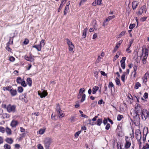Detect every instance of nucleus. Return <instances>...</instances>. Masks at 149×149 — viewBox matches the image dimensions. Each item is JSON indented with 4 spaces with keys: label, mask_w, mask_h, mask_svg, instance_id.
Masks as SVG:
<instances>
[{
    "label": "nucleus",
    "mask_w": 149,
    "mask_h": 149,
    "mask_svg": "<svg viewBox=\"0 0 149 149\" xmlns=\"http://www.w3.org/2000/svg\"><path fill=\"white\" fill-rule=\"evenodd\" d=\"M3 147L5 149H10L11 148L10 146L7 144H5L3 146Z\"/></svg>",
    "instance_id": "35"
},
{
    "label": "nucleus",
    "mask_w": 149,
    "mask_h": 149,
    "mask_svg": "<svg viewBox=\"0 0 149 149\" xmlns=\"http://www.w3.org/2000/svg\"><path fill=\"white\" fill-rule=\"evenodd\" d=\"M100 72L102 75L104 76H107V74L106 73H105L104 72L101 71H100Z\"/></svg>",
    "instance_id": "58"
},
{
    "label": "nucleus",
    "mask_w": 149,
    "mask_h": 149,
    "mask_svg": "<svg viewBox=\"0 0 149 149\" xmlns=\"http://www.w3.org/2000/svg\"><path fill=\"white\" fill-rule=\"evenodd\" d=\"M149 148V145L148 143H146L145 146H144L142 149H146Z\"/></svg>",
    "instance_id": "50"
},
{
    "label": "nucleus",
    "mask_w": 149,
    "mask_h": 149,
    "mask_svg": "<svg viewBox=\"0 0 149 149\" xmlns=\"http://www.w3.org/2000/svg\"><path fill=\"white\" fill-rule=\"evenodd\" d=\"M108 119L106 118H104L103 121V123L104 125L107 124V123Z\"/></svg>",
    "instance_id": "51"
},
{
    "label": "nucleus",
    "mask_w": 149,
    "mask_h": 149,
    "mask_svg": "<svg viewBox=\"0 0 149 149\" xmlns=\"http://www.w3.org/2000/svg\"><path fill=\"white\" fill-rule=\"evenodd\" d=\"M23 80H22L21 78L20 77H18L16 79V82L17 83L20 84Z\"/></svg>",
    "instance_id": "29"
},
{
    "label": "nucleus",
    "mask_w": 149,
    "mask_h": 149,
    "mask_svg": "<svg viewBox=\"0 0 149 149\" xmlns=\"http://www.w3.org/2000/svg\"><path fill=\"white\" fill-rule=\"evenodd\" d=\"M126 75V72H124L121 77V80L123 82H124L125 81V76Z\"/></svg>",
    "instance_id": "24"
},
{
    "label": "nucleus",
    "mask_w": 149,
    "mask_h": 149,
    "mask_svg": "<svg viewBox=\"0 0 149 149\" xmlns=\"http://www.w3.org/2000/svg\"><path fill=\"white\" fill-rule=\"evenodd\" d=\"M20 84L24 87H25L27 85L25 81L24 80L22 81V82Z\"/></svg>",
    "instance_id": "44"
},
{
    "label": "nucleus",
    "mask_w": 149,
    "mask_h": 149,
    "mask_svg": "<svg viewBox=\"0 0 149 149\" xmlns=\"http://www.w3.org/2000/svg\"><path fill=\"white\" fill-rule=\"evenodd\" d=\"M5 141L6 142L10 144H12L13 141V140L12 139L8 137H7Z\"/></svg>",
    "instance_id": "19"
},
{
    "label": "nucleus",
    "mask_w": 149,
    "mask_h": 149,
    "mask_svg": "<svg viewBox=\"0 0 149 149\" xmlns=\"http://www.w3.org/2000/svg\"><path fill=\"white\" fill-rule=\"evenodd\" d=\"M26 83L29 86L31 87L32 86V80L31 78L28 77L26 79Z\"/></svg>",
    "instance_id": "15"
},
{
    "label": "nucleus",
    "mask_w": 149,
    "mask_h": 149,
    "mask_svg": "<svg viewBox=\"0 0 149 149\" xmlns=\"http://www.w3.org/2000/svg\"><path fill=\"white\" fill-rule=\"evenodd\" d=\"M97 125L99 126H100L101 123H102V119L101 118L98 119L97 120Z\"/></svg>",
    "instance_id": "25"
},
{
    "label": "nucleus",
    "mask_w": 149,
    "mask_h": 149,
    "mask_svg": "<svg viewBox=\"0 0 149 149\" xmlns=\"http://www.w3.org/2000/svg\"><path fill=\"white\" fill-rule=\"evenodd\" d=\"M115 81L116 83V84L118 86H120L121 85L120 80V79L117 77H116L115 79Z\"/></svg>",
    "instance_id": "33"
},
{
    "label": "nucleus",
    "mask_w": 149,
    "mask_h": 149,
    "mask_svg": "<svg viewBox=\"0 0 149 149\" xmlns=\"http://www.w3.org/2000/svg\"><path fill=\"white\" fill-rule=\"evenodd\" d=\"M144 49L142 48V55L144 54L145 55L143 56V58L142 60L143 63L144 64H145L146 63V59L148 56V50L147 49H145V52H144Z\"/></svg>",
    "instance_id": "3"
},
{
    "label": "nucleus",
    "mask_w": 149,
    "mask_h": 149,
    "mask_svg": "<svg viewBox=\"0 0 149 149\" xmlns=\"http://www.w3.org/2000/svg\"><path fill=\"white\" fill-rule=\"evenodd\" d=\"M51 143V140L50 139L48 138L46 139L44 143L45 149H49V147Z\"/></svg>",
    "instance_id": "7"
},
{
    "label": "nucleus",
    "mask_w": 149,
    "mask_h": 149,
    "mask_svg": "<svg viewBox=\"0 0 149 149\" xmlns=\"http://www.w3.org/2000/svg\"><path fill=\"white\" fill-rule=\"evenodd\" d=\"M115 17V15H113L112 16H109L106 19L104 20V22H107L109 21L112 19L114 18Z\"/></svg>",
    "instance_id": "17"
},
{
    "label": "nucleus",
    "mask_w": 149,
    "mask_h": 149,
    "mask_svg": "<svg viewBox=\"0 0 149 149\" xmlns=\"http://www.w3.org/2000/svg\"><path fill=\"white\" fill-rule=\"evenodd\" d=\"M16 106L15 105H12L10 104H9L7 107L6 109L9 112H15V111Z\"/></svg>",
    "instance_id": "5"
},
{
    "label": "nucleus",
    "mask_w": 149,
    "mask_h": 149,
    "mask_svg": "<svg viewBox=\"0 0 149 149\" xmlns=\"http://www.w3.org/2000/svg\"><path fill=\"white\" fill-rule=\"evenodd\" d=\"M135 114L136 115L135 117L137 119H139V114L142 111V109L141 107L140 106V104L138 103H136L135 104Z\"/></svg>",
    "instance_id": "1"
},
{
    "label": "nucleus",
    "mask_w": 149,
    "mask_h": 149,
    "mask_svg": "<svg viewBox=\"0 0 149 149\" xmlns=\"http://www.w3.org/2000/svg\"><path fill=\"white\" fill-rule=\"evenodd\" d=\"M69 9V7L67 6H65V8L64 10V15H66L67 13L68 12V11Z\"/></svg>",
    "instance_id": "28"
},
{
    "label": "nucleus",
    "mask_w": 149,
    "mask_h": 149,
    "mask_svg": "<svg viewBox=\"0 0 149 149\" xmlns=\"http://www.w3.org/2000/svg\"><path fill=\"white\" fill-rule=\"evenodd\" d=\"M88 29L87 28H85L83 31L82 36L84 38H86V33L88 31Z\"/></svg>",
    "instance_id": "18"
},
{
    "label": "nucleus",
    "mask_w": 149,
    "mask_h": 149,
    "mask_svg": "<svg viewBox=\"0 0 149 149\" xmlns=\"http://www.w3.org/2000/svg\"><path fill=\"white\" fill-rule=\"evenodd\" d=\"M135 25H136L134 24H131L129 26V28L131 30H132L135 27Z\"/></svg>",
    "instance_id": "41"
},
{
    "label": "nucleus",
    "mask_w": 149,
    "mask_h": 149,
    "mask_svg": "<svg viewBox=\"0 0 149 149\" xmlns=\"http://www.w3.org/2000/svg\"><path fill=\"white\" fill-rule=\"evenodd\" d=\"M119 55H120V54L119 53V52H117L116 54V55L114 57V59H115V60H116V58H118V57H119Z\"/></svg>",
    "instance_id": "56"
},
{
    "label": "nucleus",
    "mask_w": 149,
    "mask_h": 149,
    "mask_svg": "<svg viewBox=\"0 0 149 149\" xmlns=\"http://www.w3.org/2000/svg\"><path fill=\"white\" fill-rule=\"evenodd\" d=\"M70 122L71 123H73L76 120V118L74 116H72L71 118L70 119Z\"/></svg>",
    "instance_id": "36"
},
{
    "label": "nucleus",
    "mask_w": 149,
    "mask_h": 149,
    "mask_svg": "<svg viewBox=\"0 0 149 149\" xmlns=\"http://www.w3.org/2000/svg\"><path fill=\"white\" fill-rule=\"evenodd\" d=\"M38 95L40 96L41 98L45 97L48 94L47 91L45 90L43 91L42 93L40 91H38Z\"/></svg>",
    "instance_id": "9"
},
{
    "label": "nucleus",
    "mask_w": 149,
    "mask_h": 149,
    "mask_svg": "<svg viewBox=\"0 0 149 149\" xmlns=\"http://www.w3.org/2000/svg\"><path fill=\"white\" fill-rule=\"evenodd\" d=\"M99 88L98 86H95L92 89V94H95L97 91L98 90Z\"/></svg>",
    "instance_id": "16"
},
{
    "label": "nucleus",
    "mask_w": 149,
    "mask_h": 149,
    "mask_svg": "<svg viewBox=\"0 0 149 149\" xmlns=\"http://www.w3.org/2000/svg\"><path fill=\"white\" fill-rule=\"evenodd\" d=\"M88 121H89V123H88V124H90L92 125H93L95 124L94 122L92 123V120L91 119H88Z\"/></svg>",
    "instance_id": "59"
},
{
    "label": "nucleus",
    "mask_w": 149,
    "mask_h": 149,
    "mask_svg": "<svg viewBox=\"0 0 149 149\" xmlns=\"http://www.w3.org/2000/svg\"><path fill=\"white\" fill-rule=\"evenodd\" d=\"M56 110L57 113L60 115L59 117L61 116V117L64 116V114L62 113V110H61L59 104L58 103L56 106Z\"/></svg>",
    "instance_id": "8"
},
{
    "label": "nucleus",
    "mask_w": 149,
    "mask_h": 149,
    "mask_svg": "<svg viewBox=\"0 0 149 149\" xmlns=\"http://www.w3.org/2000/svg\"><path fill=\"white\" fill-rule=\"evenodd\" d=\"M136 139L137 140L141 139V134H136Z\"/></svg>",
    "instance_id": "47"
},
{
    "label": "nucleus",
    "mask_w": 149,
    "mask_h": 149,
    "mask_svg": "<svg viewBox=\"0 0 149 149\" xmlns=\"http://www.w3.org/2000/svg\"><path fill=\"white\" fill-rule=\"evenodd\" d=\"M148 111L146 109H143L142 111L139 113L140 115L141 114L142 118L143 120H145L148 117Z\"/></svg>",
    "instance_id": "2"
},
{
    "label": "nucleus",
    "mask_w": 149,
    "mask_h": 149,
    "mask_svg": "<svg viewBox=\"0 0 149 149\" xmlns=\"http://www.w3.org/2000/svg\"><path fill=\"white\" fill-rule=\"evenodd\" d=\"M15 58L13 56H10L9 58V60L11 62H13L14 61H15Z\"/></svg>",
    "instance_id": "55"
},
{
    "label": "nucleus",
    "mask_w": 149,
    "mask_h": 149,
    "mask_svg": "<svg viewBox=\"0 0 149 149\" xmlns=\"http://www.w3.org/2000/svg\"><path fill=\"white\" fill-rule=\"evenodd\" d=\"M33 47L36 48L38 51H40L41 50V47L40 45H34L33 46Z\"/></svg>",
    "instance_id": "21"
},
{
    "label": "nucleus",
    "mask_w": 149,
    "mask_h": 149,
    "mask_svg": "<svg viewBox=\"0 0 149 149\" xmlns=\"http://www.w3.org/2000/svg\"><path fill=\"white\" fill-rule=\"evenodd\" d=\"M119 48V46L117 45V44H116V46L114 48L113 50V52L115 53V52Z\"/></svg>",
    "instance_id": "46"
},
{
    "label": "nucleus",
    "mask_w": 149,
    "mask_h": 149,
    "mask_svg": "<svg viewBox=\"0 0 149 149\" xmlns=\"http://www.w3.org/2000/svg\"><path fill=\"white\" fill-rule=\"evenodd\" d=\"M45 132V130L43 129H40L39 130V133L40 134H43Z\"/></svg>",
    "instance_id": "48"
},
{
    "label": "nucleus",
    "mask_w": 149,
    "mask_h": 149,
    "mask_svg": "<svg viewBox=\"0 0 149 149\" xmlns=\"http://www.w3.org/2000/svg\"><path fill=\"white\" fill-rule=\"evenodd\" d=\"M123 116L120 114H118V115L117 119L118 121H120L123 118Z\"/></svg>",
    "instance_id": "31"
},
{
    "label": "nucleus",
    "mask_w": 149,
    "mask_h": 149,
    "mask_svg": "<svg viewBox=\"0 0 149 149\" xmlns=\"http://www.w3.org/2000/svg\"><path fill=\"white\" fill-rule=\"evenodd\" d=\"M148 93H145L143 95V97L145 99H146L148 97Z\"/></svg>",
    "instance_id": "64"
},
{
    "label": "nucleus",
    "mask_w": 149,
    "mask_h": 149,
    "mask_svg": "<svg viewBox=\"0 0 149 149\" xmlns=\"http://www.w3.org/2000/svg\"><path fill=\"white\" fill-rule=\"evenodd\" d=\"M126 33L125 31H123L121 32L119 34V36H120L121 37L124 36Z\"/></svg>",
    "instance_id": "62"
},
{
    "label": "nucleus",
    "mask_w": 149,
    "mask_h": 149,
    "mask_svg": "<svg viewBox=\"0 0 149 149\" xmlns=\"http://www.w3.org/2000/svg\"><path fill=\"white\" fill-rule=\"evenodd\" d=\"M5 131V129L2 126H0V132L4 133Z\"/></svg>",
    "instance_id": "40"
},
{
    "label": "nucleus",
    "mask_w": 149,
    "mask_h": 149,
    "mask_svg": "<svg viewBox=\"0 0 149 149\" xmlns=\"http://www.w3.org/2000/svg\"><path fill=\"white\" fill-rule=\"evenodd\" d=\"M10 44V42H8L6 44V49L8 52H10L11 51V49L9 47V45Z\"/></svg>",
    "instance_id": "22"
},
{
    "label": "nucleus",
    "mask_w": 149,
    "mask_h": 149,
    "mask_svg": "<svg viewBox=\"0 0 149 149\" xmlns=\"http://www.w3.org/2000/svg\"><path fill=\"white\" fill-rule=\"evenodd\" d=\"M5 130L8 135H10L12 134L11 129L8 127H6Z\"/></svg>",
    "instance_id": "20"
},
{
    "label": "nucleus",
    "mask_w": 149,
    "mask_h": 149,
    "mask_svg": "<svg viewBox=\"0 0 149 149\" xmlns=\"http://www.w3.org/2000/svg\"><path fill=\"white\" fill-rule=\"evenodd\" d=\"M63 6V4H62L61 3L60 4V6L58 9V12H60L61 10L62 9V8Z\"/></svg>",
    "instance_id": "53"
},
{
    "label": "nucleus",
    "mask_w": 149,
    "mask_h": 149,
    "mask_svg": "<svg viewBox=\"0 0 149 149\" xmlns=\"http://www.w3.org/2000/svg\"><path fill=\"white\" fill-rule=\"evenodd\" d=\"M86 95L84 93L83 94L81 97V100L80 102H83L85 100L86 98Z\"/></svg>",
    "instance_id": "34"
},
{
    "label": "nucleus",
    "mask_w": 149,
    "mask_h": 149,
    "mask_svg": "<svg viewBox=\"0 0 149 149\" xmlns=\"http://www.w3.org/2000/svg\"><path fill=\"white\" fill-rule=\"evenodd\" d=\"M104 102H103V100L101 99L98 101V103L99 104H104Z\"/></svg>",
    "instance_id": "61"
},
{
    "label": "nucleus",
    "mask_w": 149,
    "mask_h": 149,
    "mask_svg": "<svg viewBox=\"0 0 149 149\" xmlns=\"http://www.w3.org/2000/svg\"><path fill=\"white\" fill-rule=\"evenodd\" d=\"M85 91V90L84 88H81L79 89V93L81 94L83 93Z\"/></svg>",
    "instance_id": "42"
},
{
    "label": "nucleus",
    "mask_w": 149,
    "mask_h": 149,
    "mask_svg": "<svg viewBox=\"0 0 149 149\" xmlns=\"http://www.w3.org/2000/svg\"><path fill=\"white\" fill-rule=\"evenodd\" d=\"M139 3L137 1H133L132 3V6L133 10L136 9L138 6Z\"/></svg>",
    "instance_id": "12"
},
{
    "label": "nucleus",
    "mask_w": 149,
    "mask_h": 149,
    "mask_svg": "<svg viewBox=\"0 0 149 149\" xmlns=\"http://www.w3.org/2000/svg\"><path fill=\"white\" fill-rule=\"evenodd\" d=\"M29 42V41L28 39H25L23 42V43L24 44L26 45L28 44Z\"/></svg>",
    "instance_id": "54"
},
{
    "label": "nucleus",
    "mask_w": 149,
    "mask_h": 149,
    "mask_svg": "<svg viewBox=\"0 0 149 149\" xmlns=\"http://www.w3.org/2000/svg\"><path fill=\"white\" fill-rule=\"evenodd\" d=\"M125 138L126 142L125 143V147L126 148L128 149L130 147L131 145V143L130 142L128 141L127 140V139L128 138V137L127 136H126Z\"/></svg>",
    "instance_id": "10"
},
{
    "label": "nucleus",
    "mask_w": 149,
    "mask_h": 149,
    "mask_svg": "<svg viewBox=\"0 0 149 149\" xmlns=\"http://www.w3.org/2000/svg\"><path fill=\"white\" fill-rule=\"evenodd\" d=\"M18 124V122L17 120H13L10 123V125L12 127H15Z\"/></svg>",
    "instance_id": "13"
},
{
    "label": "nucleus",
    "mask_w": 149,
    "mask_h": 149,
    "mask_svg": "<svg viewBox=\"0 0 149 149\" xmlns=\"http://www.w3.org/2000/svg\"><path fill=\"white\" fill-rule=\"evenodd\" d=\"M81 132V130L77 132L74 134L75 137L76 138H77L79 136V134H80Z\"/></svg>",
    "instance_id": "43"
},
{
    "label": "nucleus",
    "mask_w": 149,
    "mask_h": 149,
    "mask_svg": "<svg viewBox=\"0 0 149 149\" xmlns=\"http://www.w3.org/2000/svg\"><path fill=\"white\" fill-rule=\"evenodd\" d=\"M126 57H122V59H121L120 61L121 64L125 63V61L126 60Z\"/></svg>",
    "instance_id": "38"
},
{
    "label": "nucleus",
    "mask_w": 149,
    "mask_h": 149,
    "mask_svg": "<svg viewBox=\"0 0 149 149\" xmlns=\"http://www.w3.org/2000/svg\"><path fill=\"white\" fill-rule=\"evenodd\" d=\"M34 57V56H32L31 55H30L29 57L27 56H24V58L26 61H30L31 62H33L34 61V59L33 58Z\"/></svg>",
    "instance_id": "11"
},
{
    "label": "nucleus",
    "mask_w": 149,
    "mask_h": 149,
    "mask_svg": "<svg viewBox=\"0 0 149 149\" xmlns=\"http://www.w3.org/2000/svg\"><path fill=\"white\" fill-rule=\"evenodd\" d=\"M11 95L12 96H14L17 94V91L16 89H13V88L10 90V92Z\"/></svg>",
    "instance_id": "14"
},
{
    "label": "nucleus",
    "mask_w": 149,
    "mask_h": 149,
    "mask_svg": "<svg viewBox=\"0 0 149 149\" xmlns=\"http://www.w3.org/2000/svg\"><path fill=\"white\" fill-rule=\"evenodd\" d=\"M45 40L43 39L40 42V44H39V45H40V47H42V46H44L45 43Z\"/></svg>",
    "instance_id": "45"
},
{
    "label": "nucleus",
    "mask_w": 149,
    "mask_h": 149,
    "mask_svg": "<svg viewBox=\"0 0 149 149\" xmlns=\"http://www.w3.org/2000/svg\"><path fill=\"white\" fill-rule=\"evenodd\" d=\"M15 37V33H13V35L12 37H10V38L9 40V42H11L10 44H12L13 42V38Z\"/></svg>",
    "instance_id": "37"
},
{
    "label": "nucleus",
    "mask_w": 149,
    "mask_h": 149,
    "mask_svg": "<svg viewBox=\"0 0 149 149\" xmlns=\"http://www.w3.org/2000/svg\"><path fill=\"white\" fill-rule=\"evenodd\" d=\"M114 86V85L113 84L111 81H110L109 82V84L108 86V87L109 88H110V87H113Z\"/></svg>",
    "instance_id": "52"
},
{
    "label": "nucleus",
    "mask_w": 149,
    "mask_h": 149,
    "mask_svg": "<svg viewBox=\"0 0 149 149\" xmlns=\"http://www.w3.org/2000/svg\"><path fill=\"white\" fill-rule=\"evenodd\" d=\"M12 86H8L6 87H4L3 88V90L5 91V90L8 91H10V90L12 89L11 88H12Z\"/></svg>",
    "instance_id": "26"
},
{
    "label": "nucleus",
    "mask_w": 149,
    "mask_h": 149,
    "mask_svg": "<svg viewBox=\"0 0 149 149\" xmlns=\"http://www.w3.org/2000/svg\"><path fill=\"white\" fill-rule=\"evenodd\" d=\"M24 97L23 98L24 101L25 103H27L28 102V100H27V98L26 97V93H24V95L23 96Z\"/></svg>",
    "instance_id": "49"
},
{
    "label": "nucleus",
    "mask_w": 149,
    "mask_h": 149,
    "mask_svg": "<svg viewBox=\"0 0 149 149\" xmlns=\"http://www.w3.org/2000/svg\"><path fill=\"white\" fill-rule=\"evenodd\" d=\"M147 18V17H142L141 18V20L142 22L145 21Z\"/></svg>",
    "instance_id": "60"
},
{
    "label": "nucleus",
    "mask_w": 149,
    "mask_h": 149,
    "mask_svg": "<svg viewBox=\"0 0 149 149\" xmlns=\"http://www.w3.org/2000/svg\"><path fill=\"white\" fill-rule=\"evenodd\" d=\"M141 86V84L138 82H136L134 86V88L136 89H137L139 88V87Z\"/></svg>",
    "instance_id": "23"
},
{
    "label": "nucleus",
    "mask_w": 149,
    "mask_h": 149,
    "mask_svg": "<svg viewBox=\"0 0 149 149\" xmlns=\"http://www.w3.org/2000/svg\"><path fill=\"white\" fill-rule=\"evenodd\" d=\"M104 93L106 95H107L108 94L107 92V87L106 85H105L104 86Z\"/></svg>",
    "instance_id": "39"
},
{
    "label": "nucleus",
    "mask_w": 149,
    "mask_h": 149,
    "mask_svg": "<svg viewBox=\"0 0 149 149\" xmlns=\"http://www.w3.org/2000/svg\"><path fill=\"white\" fill-rule=\"evenodd\" d=\"M110 127V124L109 123H107L105 127V129L108 130L109 129Z\"/></svg>",
    "instance_id": "63"
},
{
    "label": "nucleus",
    "mask_w": 149,
    "mask_h": 149,
    "mask_svg": "<svg viewBox=\"0 0 149 149\" xmlns=\"http://www.w3.org/2000/svg\"><path fill=\"white\" fill-rule=\"evenodd\" d=\"M9 115L6 113H3L2 115V117L3 118H8L9 117Z\"/></svg>",
    "instance_id": "32"
},
{
    "label": "nucleus",
    "mask_w": 149,
    "mask_h": 149,
    "mask_svg": "<svg viewBox=\"0 0 149 149\" xmlns=\"http://www.w3.org/2000/svg\"><path fill=\"white\" fill-rule=\"evenodd\" d=\"M146 6L144 5L141 6L140 9L139 11L137 12L136 14L137 15H141L142 13L144 12L145 13H146Z\"/></svg>",
    "instance_id": "6"
},
{
    "label": "nucleus",
    "mask_w": 149,
    "mask_h": 149,
    "mask_svg": "<svg viewBox=\"0 0 149 149\" xmlns=\"http://www.w3.org/2000/svg\"><path fill=\"white\" fill-rule=\"evenodd\" d=\"M23 88L22 86H19L17 88V91L19 93H22L23 91Z\"/></svg>",
    "instance_id": "30"
},
{
    "label": "nucleus",
    "mask_w": 149,
    "mask_h": 149,
    "mask_svg": "<svg viewBox=\"0 0 149 149\" xmlns=\"http://www.w3.org/2000/svg\"><path fill=\"white\" fill-rule=\"evenodd\" d=\"M148 132V129L147 128L146 129H144L143 130V137H145V136L146 135Z\"/></svg>",
    "instance_id": "27"
},
{
    "label": "nucleus",
    "mask_w": 149,
    "mask_h": 149,
    "mask_svg": "<svg viewBox=\"0 0 149 149\" xmlns=\"http://www.w3.org/2000/svg\"><path fill=\"white\" fill-rule=\"evenodd\" d=\"M65 40L67 41V44L69 47V51L72 52L74 48V46L73 44L68 38H66Z\"/></svg>",
    "instance_id": "4"
},
{
    "label": "nucleus",
    "mask_w": 149,
    "mask_h": 149,
    "mask_svg": "<svg viewBox=\"0 0 149 149\" xmlns=\"http://www.w3.org/2000/svg\"><path fill=\"white\" fill-rule=\"evenodd\" d=\"M38 149H43V147L40 144H39L38 146Z\"/></svg>",
    "instance_id": "57"
}]
</instances>
